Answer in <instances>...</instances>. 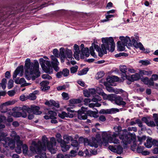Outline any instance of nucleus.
Listing matches in <instances>:
<instances>
[{
  "instance_id": "42",
  "label": "nucleus",
  "mask_w": 158,
  "mask_h": 158,
  "mask_svg": "<svg viewBox=\"0 0 158 158\" xmlns=\"http://www.w3.org/2000/svg\"><path fill=\"white\" fill-rule=\"evenodd\" d=\"M63 75L64 77H67L69 75V70L67 69H64L62 71Z\"/></svg>"
},
{
  "instance_id": "2",
  "label": "nucleus",
  "mask_w": 158,
  "mask_h": 158,
  "mask_svg": "<svg viewBox=\"0 0 158 158\" xmlns=\"http://www.w3.org/2000/svg\"><path fill=\"white\" fill-rule=\"evenodd\" d=\"M114 129L115 132H113L112 135L111 132L109 131L103 132L102 133V139L103 142L105 143V146H106L108 142L116 144L119 143L120 140L116 138V137L118 136H119L120 139L122 140L121 143L122 142L125 145L131 143L132 140H134V138H128L126 134H121L122 127L120 126L114 127Z\"/></svg>"
},
{
  "instance_id": "49",
  "label": "nucleus",
  "mask_w": 158,
  "mask_h": 158,
  "mask_svg": "<svg viewBox=\"0 0 158 158\" xmlns=\"http://www.w3.org/2000/svg\"><path fill=\"white\" fill-rule=\"evenodd\" d=\"M114 16L113 15H106V19H103L102 20V22H106L109 20V19L113 17Z\"/></svg>"
},
{
  "instance_id": "39",
  "label": "nucleus",
  "mask_w": 158,
  "mask_h": 158,
  "mask_svg": "<svg viewBox=\"0 0 158 158\" xmlns=\"http://www.w3.org/2000/svg\"><path fill=\"white\" fill-rule=\"evenodd\" d=\"M152 73V71H147L145 70H143L140 71V73L141 74L147 76L151 75Z\"/></svg>"
},
{
  "instance_id": "56",
  "label": "nucleus",
  "mask_w": 158,
  "mask_h": 158,
  "mask_svg": "<svg viewBox=\"0 0 158 158\" xmlns=\"http://www.w3.org/2000/svg\"><path fill=\"white\" fill-rule=\"evenodd\" d=\"M135 121L137 124H138V125L140 127H142L143 126V124L141 121L139 119H137Z\"/></svg>"
},
{
  "instance_id": "51",
  "label": "nucleus",
  "mask_w": 158,
  "mask_h": 158,
  "mask_svg": "<svg viewBox=\"0 0 158 158\" xmlns=\"http://www.w3.org/2000/svg\"><path fill=\"white\" fill-rule=\"evenodd\" d=\"M62 95L63 99H64L67 100L69 98V95L67 93L63 92L62 93Z\"/></svg>"
},
{
  "instance_id": "26",
  "label": "nucleus",
  "mask_w": 158,
  "mask_h": 158,
  "mask_svg": "<svg viewBox=\"0 0 158 158\" xmlns=\"http://www.w3.org/2000/svg\"><path fill=\"white\" fill-rule=\"evenodd\" d=\"M152 145V139L151 138L148 139L146 142L144 143L145 147L148 148H151Z\"/></svg>"
},
{
  "instance_id": "5",
  "label": "nucleus",
  "mask_w": 158,
  "mask_h": 158,
  "mask_svg": "<svg viewBox=\"0 0 158 158\" xmlns=\"http://www.w3.org/2000/svg\"><path fill=\"white\" fill-rule=\"evenodd\" d=\"M24 69L25 77L28 80L31 79L34 80L40 75L39 72V63L36 60H34L33 62H31L29 59H27L25 60Z\"/></svg>"
},
{
  "instance_id": "61",
  "label": "nucleus",
  "mask_w": 158,
  "mask_h": 158,
  "mask_svg": "<svg viewBox=\"0 0 158 158\" xmlns=\"http://www.w3.org/2000/svg\"><path fill=\"white\" fill-rule=\"evenodd\" d=\"M154 85V82L153 80L151 78L149 79V81L148 82V85L149 86H153Z\"/></svg>"
},
{
  "instance_id": "11",
  "label": "nucleus",
  "mask_w": 158,
  "mask_h": 158,
  "mask_svg": "<svg viewBox=\"0 0 158 158\" xmlns=\"http://www.w3.org/2000/svg\"><path fill=\"white\" fill-rule=\"evenodd\" d=\"M108 148L112 152L116 153L118 154H121L123 152V148L120 145L114 146L110 145L108 147Z\"/></svg>"
},
{
  "instance_id": "41",
  "label": "nucleus",
  "mask_w": 158,
  "mask_h": 158,
  "mask_svg": "<svg viewBox=\"0 0 158 158\" xmlns=\"http://www.w3.org/2000/svg\"><path fill=\"white\" fill-rule=\"evenodd\" d=\"M56 138L57 141L60 143L62 142L63 141H64V140H63L61 138V135L59 133H57L56 135Z\"/></svg>"
},
{
  "instance_id": "34",
  "label": "nucleus",
  "mask_w": 158,
  "mask_h": 158,
  "mask_svg": "<svg viewBox=\"0 0 158 158\" xmlns=\"http://www.w3.org/2000/svg\"><path fill=\"white\" fill-rule=\"evenodd\" d=\"M139 63L141 64L142 65L147 66L150 64V61L148 60H141L139 61Z\"/></svg>"
},
{
  "instance_id": "58",
  "label": "nucleus",
  "mask_w": 158,
  "mask_h": 158,
  "mask_svg": "<svg viewBox=\"0 0 158 158\" xmlns=\"http://www.w3.org/2000/svg\"><path fill=\"white\" fill-rule=\"evenodd\" d=\"M91 102V99L89 98H86L84 100V105H87L88 103Z\"/></svg>"
},
{
  "instance_id": "36",
  "label": "nucleus",
  "mask_w": 158,
  "mask_h": 158,
  "mask_svg": "<svg viewBox=\"0 0 158 158\" xmlns=\"http://www.w3.org/2000/svg\"><path fill=\"white\" fill-rule=\"evenodd\" d=\"M101 100L102 98L100 97L98 95H96L93 96L92 101L94 102H97L99 101H101Z\"/></svg>"
},
{
  "instance_id": "7",
  "label": "nucleus",
  "mask_w": 158,
  "mask_h": 158,
  "mask_svg": "<svg viewBox=\"0 0 158 158\" xmlns=\"http://www.w3.org/2000/svg\"><path fill=\"white\" fill-rule=\"evenodd\" d=\"M60 54L61 58H66L68 61H69L70 59L73 58L72 57L73 53L71 50L66 49L64 50L63 48L60 49Z\"/></svg>"
},
{
  "instance_id": "52",
  "label": "nucleus",
  "mask_w": 158,
  "mask_h": 158,
  "mask_svg": "<svg viewBox=\"0 0 158 158\" xmlns=\"http://www.w3.org/2000/svg\"><path fill=\"white\" fill-rule=\"evenodd\" d=\"M147 125L148 126L151 127H154L155 126V124L153 121H150L147 123Z\"/></svg>"
},
{
  "instance_id": "8",
  "label": "nucleus",
  "mask_w": 158,
  "mask_h": 158,
  "mask_svg": "<svg viewBox=\"0 0 158 158\" xmlns=\"http://www.w3.org/2000/svg\"><path fill=\"white\" fill-rule=\"evenodd\" d=\"M84 143L85 145H89L91 147H94L95 148H97L98 147V140L94 137H92L89 140L87 138L85 139Z\"/></svg>"
},
{
  "instance_id": "13",
  "label": "nucleus",
  "mask_w": 158,
  "mask_h": 158,
  "mask_svg": "<svg viewBox=\"0 0 158 158\" xmlns=\"http://www.w3.org/2000/svg\"><path fill=\"white\" fill-rule=\"evenodd\" d=\"M23 66H21L18 67L14 71L13 75V79L17 77V75L22 76L23 75Z\"/></svg>"
},
{
  "instance_id": "15",
  "label": "nucleus",
  "mask_w": 158,
  "mask_h": 158,
  "mask_svg": "<svg viewBox=\"0 0 158 158\" xmlns=\"http://www.w3.org/2000/svg\"><path fill=\"white\" fill-rule=\"evenodd\" d=\"M56 115L57 114L55 111L50 110L48 111L47 115L44 116V118L46 119H54L56 118Z\"/></svg>"
},
{
  "instance_id": "23",
  "label": "nucleus",
  "mask_w": 158,
  "mask_h": 158,
  "mask_svg": "<svg viewBox=\"0 0 158 158\" xmlns=\"http://www.w3.org/2000/svg\"><path fill=\"white\" fill-rule=\"evenodd\" d=\"M107 81L110 83L114 81H117L119 80V78L116 76H113L111 77H109L106 78Z\"/></svg>"
},
{
  "instance_id": "28",
  "label": "nucleus",
  "mask_w": 158,
  "mask_h": 158,
  "mask_svg": "<svg viewBox=\"0 0 158 158\" xmlns=\"http://www.w3.org/2000/svg\"><path fill=\"white\" fill-rule=\"evenodd\" d=\"M127 130L126 129H124L123 131L122 130L121 134L122 135H123V134H123L124 135L126 134V135L127 136V137L128 138H134V139H135L134 140H132L131 141V143L132 142H133V144H133L134 146V147L136 146V143L135 139V137H128V135L127 134Z\"/></svg>"
},
{
  "instance_id": "27",
  "label": "nucleus",
  "mask_w": 158,
  "mask_h": 158,
  "mask_svg": "<svg viewBox=\"0 0 158 158\" xmlns=\"http://www.w3.org/2000/svg\"><path fill=\"white\" fill-rule=\"evenodd\" d=\"M117 44L118 49L119 51H123L125 49V47L126 45L122 43V42L118 41L117 43Z\"/></svg>"
},
{
  "instance_id": "55",
  "label": "nucleus",
  "mask_w": 158,
  "mask_h": 158,
  "mask_svg": "<svg viewBox=\"0 0 158 158\" xmlns=\"http://www.w3.org/2000/svg\"><path fill=\"white\" fill-rule=\"evenodd\" d=\"M6 120V118L3 115H0V123L5 122Z\"/></svg>"
},
{
  "instance_id": "60",
  "label": "nucleus",
  "mask_w": 158,
  "mask_h": 158,
  "mask_svg": "<svg viewBox=\"0 0 158 158\" xmlns=\"http://www.w3.org/2000/svg\"><path fill=\"white\" fill-rule=\"evenodd\" d=\"M151 78L153 81H156L158 79V75L157 74H153Z\"/></svg>"
},
{
  "instance_id": "12",
  "label": "nucleus",
  "mask_w": 158,
  "mask_h": 158,
  "mask_svg": "<svg viewBox=\"0 0 158 158\" xmlns=\"http://www.w3.org/2000/svg\"><path fill=\"white\" fill-rule=\"evenodd\" d=\"M87 110V107L82 106L81 110L78 111V118L80 120L85 119L87 118V115L84 113L85 111Z\"/></svg>"
},
{
  "instance_id": "4",
  "label": "nucleus",
  "mask_w": 158,
  "mask_h": 158,
  "mask_svg": "<svg viewBox=\"0 0 158 158\" xmlns=\"http://www.w3.org/2000/svg\"><path fill=\"white\" fill-rule=\"evenodd\" d=\"M58 51L56 49H54L53 51V55L51 56L52 61L45 60L43 58H40L39 62L44 71L46 73L48 74L52 73H53V68L56 72L59 71V68L58 65L59 64L57 59L56 57H58L60 56L58 53Z\"/></svg>"
},
{
  "instance_id": "40",
  "label": "nucleus",
  "mask_w": 158,
  "mask_h": 158,
  "mask_svg": "<svg viewBox=\"0 0 158 158\" xmlns=\"http://www.w3.org/2000/svg\"><path fill=\"white\" fill-rule=\"evenodd\" d=\"M7 82V80L5 78H3L2 81L1 83H0L1 86L3 89H4L6 87V84Z\"/></svg>"
},
{
  "instance_id": "24",
  "label": "nucleus",
  "mask_w": 158,
  "mask_h": 158,
  "mask_svg": "<svg viewBox=\"0 0 158 158\" xmlns=\"http://www.w3.org/2000/svg\"><path fill=\"white\" fill-rule=\"evenodd\" d=\"M10 140L11 141H13L14 142V144H13L11 146H8V147H9L10 148H13L15 146V142H16V144L17 145V146H19V147H21L22 145V142L20 140V138L18 140H13L11 139L10 138Z\"/></svg>"
},
{
  "instance_id": "38",
  "label": "nucleus",
  "mask_w": 158,
  "mask_h": 158,
  "mask_svg": "<svg viewBox=\"0 0 158 158\" xmlns=\"http://www.w3.org/2000/svg\"><path fill=\"white\" fill-rule=\"evenodd\" d=\"M81 102V100L79 99H71L69 100V102L71 104L80 103Z\"/></svg>"
},
{
  "instance_id": "29",
  "label": "nucleus",
  "mask_w": 158,
  "mask_h": 158,
  "mask_svg": "<svg viewBox=\"0 0 158 158\" xmlns=\"http://www.w3.org/2000/svg\"><path fill=\"white\" fill-rule=\"evenodd\" d=\"M10 135L12 137V138L11 139L13 140H18L19 139V136L17 135L16 132L15 131H12L11 132Z\"/></svg>"
},
{
  "instance_id": "54",
  "label": "nucleus",
  "mask_w": 158,
  "mask_h": 158,
  "mask_svg": "<svg viewBox=\"0 0 158 158\" xmlns=\"http://www.w3.org/2000/svg\"><path fill=\"white\" fill-rule=\"evenodd\" d=\"M96 93L99 95H101L102 93H103V90L102 89L99 87H98L96 89Z\"/></svg>"
},
{
  "instance_id": "32",
  "label": "nucleus",
  "mask_w": 158,
  "mask_h": 158,
  "mask_svg": "<svg viewBox=\"0 0 158 158\" xmlns=\"http://www.w3.org/2000/svg\"><path fill=\"white\" fill-rule=\"evenodd\" d=\"M71 145L75 148L74 149H75L76 150H78L79 149L78 143L77 140H73L72 141Z\"/></svg>"
},
{
  "instance_id": "47",
  "label": "nucleus",
  "mask_w": 158,
  "mask_h": 158,
  "mask_svg": "<svg viewBox=\"0 0 158 158\" xmlns=\"http://www.w3.org/2000/svg\"><path fill=\"white\" fill-rule=\"evenodd\" d=\"M88 91L90 94V95L91 94L92 95H94L97 93L96 89L94 88L89 89Z\"/></svg>"
},
{
  "instance_id": "33",
  "label": "nucleus",
  "mask_w": 158,
  "mask_h": 158,
  "mask_svg": "<svg viewBox=\"0 0 158 158\" xmlns=\"http://www.w3.org/2000/svg\"><path fill=\"white\" fill-rule=\"evenodd\" d=\"M108 111L107 112L108 114H114L119 111V110L118 109L112 108L110 109H108Z\"/></svg>"
},
{
  "instance_id": "57",
  "label": "nucleus",
  "mask_w": 158,
  "mask_h": 158,
  "mask_svg": "<svg viewBox=\"0 0 158 158\" xmlns=\"http://www.w3.org/2000/svg\"><path fill=\"white\" fill-rule=\"evenodd\" d=\"M77 152L76 151L73 150H71L70 152V156L71 157H73L76 156V155Z\"/></svg>"
},
{
  "instance_id": "31",
  "label": "nucleus",
  "mask_w": 158,
  "mask_h": 158,
  "mask_svg": "<svg viewBox=\"0 0 158 158\" xmlns=\"http://www.w3.org/2000/svg\"><path fill=\"white\" fill-rule=\"evenodd\" d=\"M63 138L66 143H69L70 141H72L73 140L72 136L68 135H64L63 136Z\"/></svg>"
},
{
  "instance_id": "18",
  "label": "nucleus",
  "mask_w": 158,
  "mask_h": 158,
  "mask_svg": "<svg viewBox=\"0 0 158 158\" xmlns=\"http://www.w3.org/2000/svg\"><path fill=\"white\" fill-rule=\"evenodd\" d=\"M123 99L120 97H117L114 98L115 103L118 105H122L124 106L126 104V102L123 101Z\"/></svg>"
},
{
  "instance_id": "17",
  "label": "nucleus",
  "mask_w": 158,
  "mask_h": 158,
  "mask_svg": "<svg viewBox=\"0 0 158 158\" xmlns=\"http://www.w3.org/2000/svg\"><path fill=\"white\" fill-rule=\"evenodd\" d=\"M67 144L68 143H66L64 141L60 143L61 150L64 152L67 151L70 147V145H67Z\"/></svg>"
},
{
  "instance_id": "46",
  "label": "nucleus",
  "mask_w": 158,
  "mask_h": 158,
  "mask_svg": "<svg viewBox=\"0 0 158 158\" xmlns=\"http://www.w3.org/2000/svg\"><path fill=\"white\" fill-rule=\"evenodd\" d=\"M36 98V96L34 94L31 93L29 94L28 96V98L31 100H34Z\"/></svg>"
},
{
  "instance_id": "62",
  "label": "nucleus",
  "mask_w": 158,
  "mask_h": 158,
  "mask_svg": "<svg viewBox=\"0 0 158 158\" xmlns=\"http://www.w3.org/2000/svg\"><path fill=\"white\" fill-rule=\"evenodd\" d=\"M7 135V134L6 133L1 132L0 133V136L2 138H6V137Z\"/></svg>"
},
{
  "instance_id": "43",
  "label": "nucleus",
  "mask_w": 158,
  "mask_h": 158,
  "mask_svg": "<svg viewBox=\"0 0 158 158\" xmlns=\"http://www.w3.org/2000/svg\"><path fill=\"white\" fill-rule=\"evenodd\" d=\"M78 69V66L75 65L70 68V72L71 73H74L76 72Z\"/></svg>"
},
{
  "instance_id": "21",
  "label": "nucleus",
  "mask_w": 158,
  "mask_h": 158,
  "mask_svg": "<svg viewBox=\"0 0 158 158\" xmlns=\"http://www.w3.org/2000/svg\"><path fill=\"white\" fill-rule=\"evenodd\" d=\"M22 148L23 152L25 154H27L29 155L30 156H31L33 155V154L34 153H33L31 151V150H30V151H31V153L30 154H29V151H28V147L26 145L24 144L23 145Z\"/></svg>"
},
{
  "instance_id": "48",
  "label": "nucleus",
  "mask_w": 158,
  "mask_h": 158,
  "mask_svg": "<svg viewBox=\"0 0 158 158\" xmlns=\"http://www.w3.org/2000/svg\"><path fill=\"white\" fill-rule=\"evenodd\" d=\"M138 140L139 143V145L141 144L143 140H144L146 139V137L144 136H143L142 137H138Z\"/></svg>"
},
{
  "instance_id": "9",
  "label": "nucleus",
  "mask_w": 158,
  "mask_h": 158,
  "mask_svg": "<svg viewBox=\"0 0 158 158\" xmlns=\"http://www.w3.org/2000/svg\"><path fill=\"white\" fill-rule=\"evenodd\" d=\"M133 46L136 48H139L140 50L143 51L145 53H148L150 52V49H145L142 43L140 42L138 43L135 39H132Z\"/></svg>"
},
{
  "instance_id": "30",
  "label": "nucleus",
  "mask_w": 158,
  "mask_h": 158,
  "mask_svg": "<svg viewBox=\"0 0 158 158\" xmlns=\"http://www.w3.org/2000/svg\"><path fill=\"white\" fill-rule=\"evenodd\" d=\"M120 71L122 73V75L124 76H126V73L127 72V67L125 65H122L120 66Z\"/></svg>"
},
{
  "instance_id": "64",
  "label": "nucleus",
  "mask_w": 158,
  "mask_h": 158,
  "mask_svg": "<svg viewBox=\"0 0 158 158\" xmlns=\"http://www.w3.org/2000/svg\"><path fill=\"white\" fill-rule=\"evenodd\" d=\"M5 76L6 78L9 79L11 77L10 73L9 71H6L5 73Z\"/></svg>"
},
{
  "instance_id": "63",
  "label": "nucleus",
  "mask_w": 158,
  "mask_h": 158,
  "mask_svg": "<svg viewBox=\"0 0 158 158\" xmlns=\"http://www.w3.org/2000/svg\"><path fill=\"white\" fill-rule=\"evenodd\" d=\"M107 110L108 109L106 110L102 109L99 111V113L102 114H108Z\"/></svg>"
},
{
  "instance_id": "1",
  "label": "nucleus",
  "mask_w": 158,
  "mask_h": 158,
  "mask_svg": "<svg viewBox=\"0 0 158 158\" xmlns=\"http://www.w3.org/2000/svg\"><path fill=\"white\" fill-rule=\"evenodd\" d=\"M56 144L54 137L51 138L49 141L46 136L44 135L42 136V142L33 141L32 145L30 147V149L33 153H36L39 154L35 156V158H46V154L45 152L46 147L52 153L55 154L57 151Z\"/></svg>"
},
{
  "instance_id": "53",
  "label": "nucleus",
  "mask_w": 158,
  "mask_h": 158,
  "mask_svg": "<svg viewBox=\"0 0 158 158\" xmlns=\"http://www.w3.org/2000/svg\"><path fill=\"white\" fill-rule=\"evenodd\" d=\"M42 77L44 79L50 80L52 78L51 77L47 74H44L42 76Z\"/></svg>"
},
{
  "instance_id": "59",
  "label": "nucleus",
  "mask_w": 158,
  "mask_h": 158,
  "mask_svg": "<svg viewBox=\"0 0 158 158\" xmlns=\"http://www.w3.org/2000/svg\"><path fill=\"white\" fill-rule=\"evenodd\" d=\"M142 81L146 85H148V81H149V79L147 77L143 78L142 79Z\"/></svg>"
},
{
  "instance_id": "35",
  "label": "nucleus",
  "mask_w": 158,
  "mask_h": 158,
  "mask_svg": "<svg viewBox=\"0 0 158 158\" xmlns=\"http://www.w3.org/2000/svg\"><path fill=\"white\" fill-rule=\"evenodd\" d=\"M132 80L133 81H137L140 77V74L138 73H136L134 74L131 75Z\"/></svg>"
},
{
  "instance_id": "20",
  "label": "nucleus",
  "mask_w": 158,
  "mask_h": 158,
  "mask_svg": "<svg viewBox=\"0 0 158 158\" xmlns=\"http://www.w3.org/2000/svg\"><path fill=\"white\" fill-rule=\"evenodd\" d=\"M45 104L49 106H54L57 108L59 107V103L56 102L55 101L53 100H51L49 101H48L45 102Z\"/></svg>"
},
{
  "instance_id": "3",
  "label": "nucleus",
  "mask_w": 158,
  "mask_h": 158,
  "mask_svg": "<svg viewBox=\"0 0 158 158\" xmlns=\"http://www.w3.org/2000/svg\"><path fill=\"white\" fill-rule=\"evenodd\" d=\"M102 41L103 44L101 45V48L94 43L92 44V46L89 48L90 53L94 58H96L97 56L94 52V48L98 52V55L100 57H102L104 54H107V50L111 52L114 51L115 44L112 37L103 38Z\"/></svg>"
},
{
  "instance_id": "14",
  "label": "nucleus",
  "mask_w": 158,
  "mask_h": 158,
  "mask_svg": "<svg viewBox=\"0 0 158 158\" xmlns=\"http://www.w3.org/2000/svg\"><path fill=\"white\" fill-rule=\"evenodd\" d=\"M15 83L19 84L22 86H25L29 85L31 84L30 83H27L24 78H22L20 79L19 78H16L15 81Z\"/></svg>"
},
{
  "instance_id": "22",
  "label": "nucleus",
  "mask_w": 158,
  "mask_h": 158,
  "mask_svg": "<svg viewBox=\"0 0 158 158\" xmlns=\"http://www.w3.org/2000/svg\"><path fill=\"white\" fill-rule=\"evenodd\" d=\"M81 52L82 54H81L80 55L81 57V59L84 58V56H85L86 57H88L89 56V50L88 48H84V49L82 50V51Z\"/></svg>"
},
{
  "instance_id": "44",
  "label": "nucleus",
  "mask_w": 158,
  "mask_h": 158,
  "mask_svg": "<svg viewBox=\"0 0 158 158\" xmlns=\"http://www.w3.org/2000/svg\"><path fill=\"white\" fill-rule=\"evenodd\" d=\"M88 113L90 116H92L94 118H96L97 117V113L95 111H93L92 110H89Z\"/></svg>"
},
{
  "instance_id": "10",
  "label": "nucleus",
  "mask_w": 158,
  "mask_h": 158,
  "mask_svg": "<svg viewBox=\"0 0 158 158\" xmlns=\"http://www.w3.org/2000/svg\"><path fill=\"white\" fill-rule=\"evenodd\" d=\"M119 39L121 40L120 41L125 44L126 46L128 48H129V47L131 46L132 45H133L132 39H134L133 37H132L131 39L130 37L128 36L125 37L124 36H122L120 37Z\"/></svg>"
},
{
  "instance_id": "25",
  "label": "nucleus",
  "mask_w": 158,
  "mask_h": 158,
  "mask_svg": "<svg viewBox=\"0 0 158 158\" xmlns=\"http://www.w3.org/2000/svg\"><path fill=\"white\" fill-rule=\"evenodd\" d=\"M23 112L24 113L23 114L21 112H15L13 113V115L15 117H22L23 118H26L27 116V114L26 112Z\"/></svg>"
},
{
  "instance_id": "16",
  "label": "nucleus",
  "mask_w": 158,
  "mask_h": 158,
  "mask_svg": "<svg viewBox=\"0 0 158 158\" xmlns=\"http://www.w3.org/2000/svg\"><path fill=\"white\" fill-rule=\"evenodd\" d=\"M58 116L62 119H64L65 117L72 118L73 117L74 115L69 113H67L65 111H62L58 114Z\"/></svg>"
},
{
  "instance_id": "19",
  "label": "nucleus",
  "mask_w": 158,
  "mask_h": 158,
  "mask_svg": "<svg viewBox=\"0 0 158 158\" xmlns=\"http://www.w3.org/2000/svg\"><path fill=\"white\" fill-rule=\"evenodd\" d=\"M49 82L47 81H44L40 83L41 89L43 91H45L48 89L50 87L48 86Z\"/></svg>"
},
{
  "instance_id": "37",
  "label": "nucleus",
  "mask_w": 158,
  "mask_h": 158,
  "mask_svg": "<svg viewBox=\"0 0 158 158\" xmlns=\"http://www.w3.org/2000/svg\"><path fill=\"white\" fill-rule=\"evenodd\" d=\"M88 68H85L79 71L78 73V75L79 76H81L86 74L88 71Z\"/></svg>"
},
{
  "instance_id": "6",
  "label": "nucleus",
  "mask_w": 158,
  "mask_h": 158,
  "mask_svg": "<svg viewBox=\"0 0 158 158\" xmlns=\"http://www.w3.org/2000/svg\"><path fill=\"white\" fill-rule=\"evenodd\" d=\"M40 109L39 106H31L30 107L28 106H24L22 107V110L24 112H27L30 113L32 112L34 114L36 115L40 114L42 112L39 110Z\"/></svg>"
},
{
  "instance_id": "50",
  "label": "nucleus",
  "mask_w": 158,
  "mask_h": 158,
  "mask_svg": "<svg viewBox=\"0 0 158 158\" xmlns=\"http://www.w3.org/2000/svg\"><path fill=\"white\" fill-rule=\"evenodd\" d=\"M80 52H74V56L75 59L77 60L80 59L79 54Z\"/></svg>"
},
{
  "instance_id": "45",
  "label": "nucleus",
  "mask_w": 158,
  "mask_h": 158,
  "mask_svg": "<svg viewBox=\"0 0 158 158\" xmlns=\"http://www.w3.org/2000/svg\"><path fill=\"white\" fill-rule=\"evenodd\" d=\"M14 81L12 79H10L8 81L7 87L8 89H11L13 86Z\"/></svg>"
}]
</instances>
